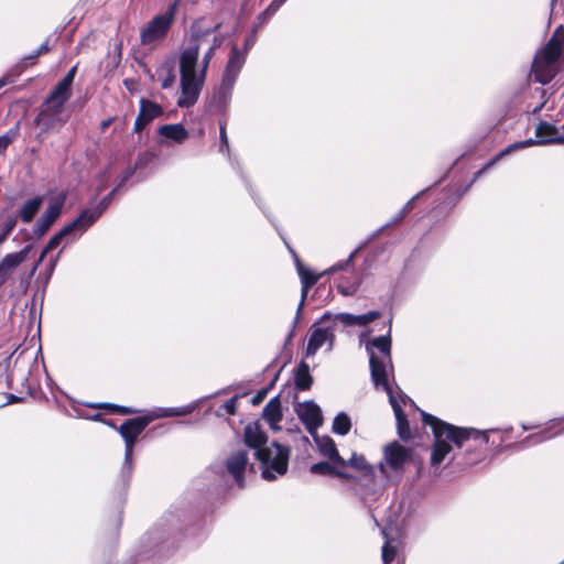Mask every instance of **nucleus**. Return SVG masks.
<instances>
[{"label": "nucleus", "mask_w": 564, "mask_h": 564, "mask_svg": "<svg viewBox=\"0 0 564 564\" xmlns=\"http://www.w3.org/2000/svg\"><path fill=\"white\" fill-rule=\"evenodd\" d=\"M219 28L220 24L207 29L198 23L192 25L187 45L178 55L181 94L177 106L181 108L194 106L199 98L209 64L224 42Z\"/></svg>", "instance_id": "nucleus-1"}, {"label": "nucleus", "mask_w": 564, "mask_h": 564, "mask_svg": "<svg viewBox=\"0 0 564 564\" xmlns=\"http://www.w3.org/2000/svg\"><path fill=\"white\" fill-rule=\"evenodd\" d=\"M424 424L432 429L434 443L431 451V466L436 467L444 462L446 456L452 452V445L458 448L463 447L468 440H481L484 444L489 443V433L495 430H477L474 427H458L446 423L436 416L422 413Z\"/></svg>", "instance_id": "nucleus-2"}, {"label": "nucleus", "mask_w": 564, "mask_h": 564, "mask_svg": "<svg viewBox=\"0 0 564 564\" xmlns=\"http://www.w3.org/2000/svg\"><path fill=\"white\" fill-rule=\"evenodd\" d=\"M391 323L389 319V328L387 334L372 338L366 344V350L369 355L370 373L373 384L377 389H388L389 376L393 371L391 358Z\"/></svg>", "instance_id": "nucleus-3"}, {"label": "nucleus", "mask_w": 564, "mask_h": 564, "mask_svg": "<svg viewBox=\"0 0 564 564\" xmlns=\"http://www.w3.org/2000/svg\"><path fill=\"white\" fill-rule=\"evenodd\" d=\"M564 51V25H558L545 46L540 50L532 64L534 80L546 85L557 74L556 62Z\"/></svg>", "instance_id": "nucleus-4"}, {"label": "nucleus", "mask_w": 564, "mask_h": 564, "mask_svg": "<svg viewBox=\"0 0 564 564\" xmlns=\"http://www.w3.org/2000/svg\"><path fill=\"white\" fill-rule=\"evenodd\" d=\"M290 453L289 446L276 442L264 446V448H258L254 452V457L261 464L262 477L272 481L279 476H283L288 471Z\"/></svg>", "instance_id": "nucleus-5"}, {"label": "nucleus", "mask_w": 564, "mask_h": 564, "mask_svg": "<svg viewBox=\"0 0 564 564\" xmlns=\"http://www.w3.org/2000/svg\"><path fill=\"white\" fill-rule=\"evenodd\" d=\"M152 422L149 415L137 416L126 420L119 427L108 423L120 434L124 441V460L122 466V476L130 477L133 470V448L138 437L143 433L147 426Z\"/></svg>", "instance_id": "nucleus-6"}, {"label": "nucleus", "mask_w": 564, "mask_h": 564, "mask_svg": "<svg viewBox=\"0 0 564 564\" xmlns=\"http://www.w3.org/2000/svg\"><path fill=\"white\" fill-rule=\"evenodd\" d=\"M178 7V0L169 4L165 12L154 15L141 30L140 43L144 46L154 48L162 42L167 35L176 11Z\"/></svg>", "instance_id": "nucleus-7"}, {"label": "nucleus", "mask_w": 564, "mask_h": 564, "mask_svg": "<svg viewBox=\"0 0 564 564\" xmlns=\"http://www.w3.org/2000/svg\"><path fill=\"white\" fill-rule=\"evenodd\" d=\"M246 63V53H242L237 45H232L230 55L225 67L221 85L218 90V97L221 101H226L232 91L236 80Z\"/></svg>", "instance_id": "nucleus-8"}, {"label": "nucleus", "mask_w": 564, "mask_h": 564, "mask_svg": "<svg viewBox=\"0 0 564 564\" xmlns=\"http://www.w3.org/2000/svg\"><path fill=\"white\" fill-rule=\"evenodd\" d=\"M294 411L305 425L307 432L315 436L316 431L323 424L321 408L314 401H304L296 403Z\"/></svg>", "instance_id": "nucleus-9"}, {"label": "nucleus", "mask_w": 564, "mask_h": 564, "mask_svg": "<svg viewBox=\"0 0 564 564\" xmlns=\"http://www.w3.org/2000/svg\"><path fill=\"white\" fill-rule=\"evenodd\" d=\"M87 230V228L85 227V225L79 220V218H75L72 223H69L67 226H65L62 230H59L57 234H55L47 242V245L45 246L44 250L42 251L37 262L33 265L32 270H31V275L34 274V272L36 271L39 264L43 261V259L45 258L46 253L53 249H55L59 243L61 241L66 238V237H69L72 235H83L85 231Z\"/></svg>", "instance_id": "nucleus-10"}, {"label": "nucleus", "mask_w": 564, "mask_h": 564, "mask_svg": "<svg viewBox=\"0 0 564 564\" xmlns=\"http://www.w3.org/2000/svg\"><path fill=\"white\" fill-rule=\"evenodd\" d=\"M292 254H293V258H294V261H295V265H296V270H297V273L300 275V279H301V284H302V289H301V301L299 303V306H297V311H296V317H295V321H294V325L297 323L299 318H300V314L302 312V308L304 306V303H305V300L307 297V294H308V291L324 275L323 273L321 274H316L314 272H312L311 270H308L307 268H305L303 265V263L301 262L300 258L297 257V254L292 251Z\"/></svg>", "instance_id": "nucleus-11"}, {"label": "nucleus", "mask_w": 564, "mask_h": 564, "mask_svg": "<svg viewBox=\"0 0 564 564\" xmlns=\"http://www.w3.org/2000/svg\"><path fill=\"white\" fill-rule=\"evenodd\" d=\"M31 250L32 245H26L22 250L8 253L0 260V286H2L11 278L15 269L26 260Z\"/></svg>", "instance_id": "nucleus-12"}, {"label": "nucleus", "mask_w": 564, "mask_h": 564, "mask_svg": "<svg viewBox=\"0 0 564 564\" xmlns=\"http://www.w3.org/2000/svg\"><path fill=\"white\" fill-rule=\"evenodd\" d=\"M248 466V453L243 449H239L231 455L228 456L226 459V468L227 471L232 476L236 484L239 487L245 486V471Z\"/></svg>", "instance_id": "nucleus-13"}, {"label": "nucleus", "mask_w": 564, "mask_h": 564, "mask_svg": "<svg viewBox=\"0 0 564 564\" xmlns=\"http://www.w3.org/2000/svg\"><path fill=\"white\" fill-rule=\"evenodd\" d=\"M334 337V333L330 328L314 327L306 345V356H314L325 344H327V350H332Z\"/></svg>", "instance_id": "nucleus-14"}, {"label": "nucleus", "mask_w": 564, "mask_h": 564, "mask_svg": "<svg viewBox=\"0 0 564 564\" xmlns=\"http://www.w3.org/2000/svg\"><path fill=\"white\" fill-rule=\"evenodd\" d=\"M63 200L51 203L45 212L39 217L33 227V234L37 237L44 236L55 220L59 217L63 208Z\"/></svg>", "instance_id": "nucleus-15"}, {"label": "nucleus", "mask_w": 564, "mask_h": 564, "mask_svg": "<svg viewBox=\"0 0 564 564\" xmlns=\"http://www.w3.org/2000/svg\"><path fill=\"white\" fill-rule=\"evenodd\" d=\"M163 109L154 101L142 98L140 100V111L134 121V132H140L153 119L160 117Z\"/></svg>", "instance_id": "nucleus-16"}, {"label": "nucleus", "mask_w": 564, "mask_h": 564, "mask_svg": "<svg viewBox=\"0 0 564 564\" xmlns=\"http://www.w3.org/2000/svg\"><path fill=\"white\" fill-rule=\"evenodd\" d=\"M388 397H389V402L393 409V412H394V415H395V420H397V427H398V434L399 436L402 438V440H408L410 438V435H411V431H410V426H409V422L406 420V416L402 410V405H401V402L399 401V399L394 395L393 393V390H392V387H388V389H383Z\"/></svg>", "instance_id": "nucleus-17"}, {"label": "nucleus", "mask_w": 564, "mask_h": 564, "mask_svg": "<svg viewBox=\"0 0 564 564\" xmlns=\"http://www.w3.org/2000/svg\"><path fill=\"white\" fill-rule=\"evenodd\" d=\"M119 188L115 187L107 196H105L95 207L84 209L78 216L79 220L88 229L109 207L115 194Z\"/></svg>", "instance_id": "nucleus-18"}, {"label": "nucleus", "mask_w": 564, "mask_h": 564, "mask_svg": "<svg viewBox=\"0 0 564 564\" xmlns=\"http://www.w3.org/2000/svg\"><path fill=\"white\" fill-rule=\"evenodd\" d=\"M410 459V452L398 442H393L384 448V460L390 468L398 470Z\"/></svg>", "instance_id": "nucleus-19"}, {"label": "nucleus", "mask_w": 564, "mask_h": 564, "mask_svg": "<svg viewBox=\"0 0 564 564\" xmlns=\"http://www.w3.org/2000/svg\"><path fill=\"white\" fill-rule=\"evenodd\" d=\"M319 449V453L327 457L332 463L345 467L346 460L339 455L335 442L329 436L317 437L313 436Z\"/></svg>", "instance_id": "nucleus-20"}, {"label": "nucleus", "mask_w": 564, "mask_h": 564, "mask_svg": "<svg viewBox=\"0 0 564 564\" xmlns=\"http://www.w3.org/2000/svg\"><path fill=\"white\" fill-rule=\"evenodd\" d=\"M243 441L245 444L253 448L254 452H257L258 448H264V446H267V435L257 423L248 424L245 427Z\"/></svg>", "instance_id": "nucleus-21"}, {"label": "nucleus", "mask_w": 564, "mask_h": 564, "mask_svg": "<svg viewBox=\"0 0 564 564\" xmlns=\"http://www.w3.org/2000/svg\"><path fill=\"white\" fill-rule=\"evenodd\" d=\"M176 531V525L167 520L159 523L153 530L147 534V539L153 545H158L167 541Z\"/></svg>", "instance_id": "nucleus-22"}, {"label": "nucleus", "mask_w": 564, "mask_h": 564, "mask_svg": "<svg viewBox=\"0 0 564 564\" xmlns=\"http://www.w3.org/2000/svg\"><path fill=\"white\" fill-rule=\"evenodd\" d=\"M263 419L269 423L273 431H279V422L282 420V409L279 395L272 398L264 406Z\"/></svg>", "instance_id": "nucleus-23"}, {"label": "nucleus", "mask_w": 564, "mask_h": 564, "mask_svg": "<svg viewBox=\"0 0 564 564\" xmlns=\"http://www.w3.org/2000/svg\"><path fill=\"white\" fill-rule=\"evenodd\" d=\"M535 135L540 140H552L549 144H564V135L558 133V127L546 121L536 126Z\"/></svg>", "instance_id": "nucleus-24"}, {"label": "nucleus", "mask_w": 564, "mask_h": 564, "mask_svg": "<svg viewBox=\"0 0 564 564\" xmlns=\"http://www.w3.org/2000/svg\"><path fill=\"white\" fill-rule=\"evenodd\" d=\"M382 533L386 538L387 532L382 530ZM399 552V542L394 539H387L381 549V558L383 564H403V561L398 554Z\"/></svg>", "instance_id": "nucleus-25"}, {"label": "nucleus", "mask_w": 564, "mask_h": 564, "mask_svg": "<svg viewBox=\"0 0 564 564\" xmlns=\"http://www.w3.org/2000/svg\"><path fill=\"white\" fill-rule=\"evenodd\" d=\"M43 204L42 196H35L28 199L18 210L17 216L21 219L22 223L29 224L31 223L35 215L39 213L40 208Z\"/></svg>", "instance_id": "nucleus-26"}, {"label": "nucleus", "mask_w": 564, "mask_h": 564, "mask_svg": "<svg viewBox=\"0 0 564 564\" xmlns=\"http://www.w3.org/2000/svg\"><path fill=\"white\" fill-rule=\"evenodd\" d=\"M66 115L61 113H50L40 111L37 117L35 118V123L41 127L43 131H48L56 127L63 126L67 121Z\"/></svg>", "instance_id": "nucleus-27"}, {"label": "nucleus", "mask_w": 564, "mask_h": 564, "mask_svg": "<svg viewBox=\"0 0 564 564\" xmlns=\"http://www.w3.org/2000/svg\"><path fill=\"white\" fill-rule=\"evenodd\" d=\"M159 134L176 143H182L188 137V132L181 123L164 124L158 130Z\"/></svg>", "instance_id": "nucleus-28"}, {"label": "nucleus", "mask_w": 564, "mask_h": 564, "mask_svg": "<svg viewBox=\"0 0 564 564\" xmlns=\"http://www.w3.org/2000/svg\"><path fill=\"white\" fill-rule=\"evenodd\" d=\"M340 466L329 462H319L311 466V473L315 475H334L343 479H350L351 476L339 469Z\"/></svg>", "instance_id": "nucleus-29"}, {"label": "nucleus", "mask_w": 564, "mask_h": 564, "mask_svg": "<svg viewBox=\"0 0 564 564\" xmlns=\"http://www.w3.org/2000/svg\"><path fill=\"white\" fill-rule=\"evenodd\" d=\"M195 410V404H188L177 408H159L156 409L150 417L152 421L161 417H173V416H186Z\"/></svg>", "instance_id": "nucleus-30"}, {"label": "nucleus", "mask_w": 564, "mask_h": 564, "mask_svg": "<svg viewBox=\"0 0 564 564\" xmlns=\"http://www.w3.org/2000/svg\"><path fill=\"white\" fill-rule=\"evenodd\" d=\"M361 282L362 279L359 274H354L349 278H341L337 283V290L344 296H351L356 294Z\"/></svg>", "instance_id": "nucleus-31"}, {"label": "nucleus", "mask_w": 564, "mask_h": 564, "mask_svg": "<svg viewBox=\"0 0 564 564\" xmlns=\"http://www.w3.org/2000/svg\"><path fill=\"white\" fill-rule=\"evenodd\" d=\"M313 378L310 373V366L305 361H301L295 370V387L299 390H307L311 388Z\"/></svg>", "instance_id": "nucleus-32"}, {"label": "nucleus", "mask_w": 564, "mask_h": 564, "mask_svg": "<svg viewBox=\"0 0 564 564\" xmlns=\"http://www.w3.org/2000/svg\"><path fill=\"white\" fill-rule=\"evenodd\" d=\"M68 99L55 95H48L41 111L64 115V107Z\"/></svg>", "instance_id": "nucleus-33"}, {"label": "nucleus", "mask_w": 564, "mask_h": 564, "mask_svg": "<svg viewBox=\"0 0 564 564\" xmlns=\"http://www.w3.org/2000/svg\"><path fill=\"white\" fill-rule=\"evenodd\" d=\"M351 421L350 417L345 413H338L333 421V432L338 435H346L350 431Z\"/></svg>", "instance_id": "nucleus-34"}, {"label": "nucleus", "mask_w": 564, "mask_h": 564, "mask_svg": "<svg viewBox=\"0 0 564 564\" xmlns=\"http://www.w3.org/2000/svg\"><path fill=\"white\" fill-rule=\"evenodd\" d=\"M330 319L337 321L344 326H355V315L350 313L332 314L329 312H326L321 317V323H325Z\"/></svg>", "instance_id": "nucleus-35"}, {"label": "nucleus", "mask_w": 564, "mask_h": 564, "mask_svg": "<svg viewBox=\"0 0 564 564\" xmlns=\"http://www.w3.org/2000/svg\"><path fill=\"white\" fill-rule=\"evenodd\" d=\"M346 466H350L351 468L364 470L369 475H375L373 468L368 465L365 457L362 455H357L356 453L346 460Z\"/></svg>", "instance_id": "nucleus-36"}, {"label": "nucleus", "mask_w": 564, "mask_h": 564, "mask_svg": "<svg viewBox=\"0 0 564 564\" xmlns=\"http://www.w3.org/2000/svg\"><path fill=\"white\" fill-rule=\"evenodd\" d=\"M551 140L528 139L524 141L514 142L506 148V152H513L516 150L525 149L532 145L549 144Z\"/></svg>", "instance_id": "nucleus-37"}, {"label": "nucleus", "mask_w": 564, "mask_h": 564, "mask_svg": "<svg viewBox=\"0 0 564 564\" xmlns=\"http://www.w3.org/2000/svg\"><path fill=\"white\" fill-rule=\"evenodd\" d=\"M359 249L360 248L355 249L346 260L339 261L336 264L332 265L329 269L324 271L323 274H330V273L346 270L349 265L352 264L354 259H355L356 254L358 253Z\"/></svg>", "instance_id": "nucleus-38"}, {"label": "nucleus", "mask_w": 564, "mask_h": 564, "mask_svg": "<svg viewBox=\"0 0 564 564\" xmlns=\"http://www.w3.org/2000/svg\"><path fill=\"white\" fill-rule=\"evenodd\" d=\"M423 192L416 194L414 197H412L404 206L403 208L395 215V217L390 221L388 223L386 226H383L381 230H383L384 228L393 225V224H398L399 221H401L406 215L412 209L413 207V203L414 200L422 194Z\"/></svg>", "instance_id": "nucleus-39"}, {"label": "nucleus", "mask_w": 564, "mask_h": 564, "mask_svg": "<svg viewBox=\"0 0 564 564\" xmlns=\"http://www.w3.org/2000/svg\"><path fill=\"white\" fill-rule=\"evenodd\" d=\"M379 311H369L366 314L355 315V325L365 326L380 317Z\"/></svg>", "instance_id": "nucleus-40"}, {"label": "nucleus", "mask_w": 564, "mask_h": 564, "mask_svg": "<svg viewBox=\"0 0 564 564\" xmlns=\"http://www.w3.org/2000/svg\"><path fill=\"white\" fill-rule=\"evenodd\" d=\"M379 311H369L366 314L355 315V325L365 326L380 317Z\"/></svg>", "instance_id": "nucleus-41"}, {"label": "nucleus", "mask_w": 564, "mask_h": 564, "mask_svg": "<svg viewBox=\"0 0 564 564\" xmlns=\"http://www.w3.org/2000/svg\"><path fill=\"white\" fill-rule=\"evenodd\" d=\"M379 311H369L366 314L355 315V325L365 326L380 317Z\"/></svg>", "instance_id": "nucleus-42"}, {"label": "nucleus", "mask_w": 564, "mask_h": 564, "mask_svg": "<svg viewBox=\"0 0 564 564\" xmlns=\"http://www.w3.org/2000/svg\"><path fill=\"white\" fill-rule=\"evenodd\" d=\"M70 87H72L70 85H68L66 82H64L62 79V80H59L57 83V85L51 91V95H55V96H58V97H63V98L69 99V97L72 95Z\"/></svg>", "instance_id": "nucleus-43"}, {"label": "nucleus", "mask_w": 564, "mask_h": 564, "mask_svg": "<svg viewBox=\"0 0 564 564\" xmlns=\"http://www.w3.org/2000/svg\"><path fill=\"white\" fill-rule=\"evenodd\" d=\"M20 73H21V69L19 68V66H17L15 68H12L8 73H6L0 78V89L7 85L14 84L18 76L20 75Z\"/></svg>", "instance_id": "nucleus-44"}, {"label": "nucleus", "mask_w": 564, "mask_h": 564, "mask_svg": "<svg viewBox=\"0 0 564 564\" xmlns=\"http://www.w3.org/2000/svg\"><path fill=\"white\" fill-rule=\"evenodd\" d=\"M18 135V128L10 129L3 135H0V153H3L9 144L15 139Z\"/></svg>", "instance_id": "nucleus-45"}, {"label": "nucleus", "mask_w": 564, "mask_h": 564, "mask_svg": "<svg viewBox=\"0 0 564 564\" xmlns=\"http://www.w3.org/2000/svg\"><path fill=\"white\" fill-rule=\"evenodd\" d=\"M99 408L110 409L113 412H118V413L124 414V415L137 414V413L140 412L137 409H132V408H128V406H122V405H117V404H111V403L100 404Z\"/></svg>", "instance_id": "nucleus-46"}, {"label": "nucleus", "mask_w": 564, "mask_h": 564, "mask_svg": "<svg viewBox=\"0 0 564 564\" xmlns=\"http://www.w3.org/2000/svg\"><path fill=\"white\" fill-rule=\"evenodd\" d=\"M510 153L511 152H506V149L502 150L499 154H497L489 162H487L486 165L481 170H479L478 172L475 173L473 181H476L487 169L494 166L500 159H502L503 156H506Z\"/></svg>", "instance_id": "nucleus-47"}, {"label": "nucleus", "mask_w": 564, "mask_h": 564, "mask_svg": "<svg viewBox=\"0 0 564 564\" xmlns=\"http://www.w3.org/2000/svg\"><path fill=\"white\" fill-rule=\"evenodd\" d=\"M219 139H220V147L219 151L225 152L229 150V143H228V137L226 132V128L224 124H220L219 127Z\"/></svg>", "instance_id": "nucleus-48"}, {"label": "nucleus", "mask_w": 564, "mask_h": 564, "mask_svg": "<svg viewBox=\"0 0 564 564\" xmlns=\"http://www.w3.org/2000/svg\"><path fill=\"white\" fill-rule=\"evenodd\" d=\"M166 72H167L166 76L164 78H162V80H161V87L163 89L171 88L176 79L175 74L173 73L172 68H167Z\"/></svg>", "instance_id": "nucleus-49"}, {"label": "nucleus", "mask_w": 564, "mask_h": 564, "mask_svg": "<svg viewBox=\"0 0 564 564\" xmlns=\"http://www.w3.org/2000/svg\"><path fill=\"white\" fill-rule=\"evenodd\" d=\"M17 226V217H8L7 220L3 224V229L1 235L6 238L12 232L14 227Z\"/></svg>", "instance_id": "nucleus-50"}, {"label": "nucleus", "mask_w": 564, "mask_h": 564, "mask_svg": "<svg viewBox=\"0 0 564 564\" xmlns=\"http://www.w3.org/2000/svg\"><path fill=\"white\" fill-rule=\"evenodd\" d=\"M286 0H272L269 7L262 12V15H273Z\"/></svg>", "instance_id": "nucleus-51"}, {"label": "nucleus", "mask_w": 564, "mask_h": 564, "mask_svg": "<svg viewBox=\"0 0 564 564\" xmlns=\"http://www.w3.org/2000/svg\"><path fill=\"white\" fill-rule=\"evenodd\" d=\"M286 0H272L269 7L262 12V15H273Z\"/></svg>", "instance_id": "nucleus-52"}, {"label": "nucleus", "mask_w": 564, "mask_h": 564, "mask_svg": "<svg viewBox=\"0 0 564 564\" xmlns=\"http://www.w3.org/2000/svg\"><path fill=\"white\" fill-rule=\"evenodd\" d=\"M286 0H272L269 7L262 12V15H273Z\"/></svg>", "instance_id": "nucleus-53"}, {"label": "nucleus", "mask_w": 564, "mask_h": 564, "mask_svg": "<svg viewBox=\"0 0 564 564\" xmlns=\"http://www.w3.org/2000/svg\"><path fill=\"white\" fill-rule=\"evenodd\" d=\"M286 0H272L269 7L262 12V15H273Z\"/></svg>", "instance_id": "nucleus-54"}, {"label": "nucleus", "mask_w": 564, "mask_h": 564, "mask_svg": "<svg viewBox=\"0 0 564 564\" xmlns=\"http://www.w3.org/2000/svg\"><path fill=\"white\" fill-rule=\"evenodd\" d=\"M286 0H272L269 7L262 12V15H273Z\"/></svg>", "instance_id": "nucleus-55"}, {"label": "nucleus", "mask_w": 564, "mask_h": 564, "mask_svg": "<svg viewBox=\"0 0 564 564\" xmlns=\"http://www.w3.org/2000/svg\"><path fill=\"white\" fill-rule=\"evenodd\" d=\"M139 161L135 163V166L134 167H129L123 173H122V176L120 178V182L119 184L116 186L118 188H120L121 186H123L131 177L132 175L134 174V171L135 169L139 166Z\"/></svg>", "instance_id": "nucleus-56"}, {"label": "nucleus", "mask_w": 564, "mask_h": 564, "mask_svg": "<svg viewBox=\"0 0 564 564\" xmlns=\"http://www.w3.org/2000/svg\"><path fill=\"white\" fill-rule=\"evenodd\" d=\"M267 392H268L267 389H262V390L258 391L257 394L253 395L251 399L252 404L253 405L260 404L264 400Z\"/></svg>", "instance_id": "nucleus-57"}, {"label": "nucleus", "mask_w": 564, "mask_h": 564, "mask_svg": "<svg viewBox=\"0 0 564 564\" xmlns=\"http://www.w3.org/2000/svg\"><path fill=\"white\" fill-rule=\"evenodd\" d=\"M224 409L228 414H235L236 412V398H231L224 404Z\"/></svg>", "instance_id": "nucleus-58"}, {"label": "nucleus", "mask_w": 564, "mask_h": 564, "mask_svg": "<svg viewBox=\"0 0 564 564\" xmlns=\"http://www.w3.org/2000/svg\"><path fill=\"white\" fill-rule=\"evenodd\" d=\"M77 66H73L67 74L64 76L63 80L66 82L68 85H73L75 75H76Z\"/></svg>", "instance_id": "nucleus-59"}, {"label": "nucleus", "mask_w": 564, "mask_h": 564, "mask_svg": "<svg viewBox=\"0 0 564 564\" xmlns=\"http://www.w3.org/2000/svg\"><path fill=\"white\" fill-rule=\"evenodd\" d=\"M378 471L379 474L381 475V478L382 479H386L388 480L390 478V476L387 474V469H386V466L383 463H380L379 466H378Z\"/></svg>", "instance_id": "nucleus-60"}, {"label": "nucleus", "mask_w": 564, "mask_h": 564, "mask_svg": "<svg viewBox=\"0 0 564 564\" xmlns=\"http://www.w3.org/2000/svg\"><path fill=\"white\" fill-rule=\"evenodd\" d=\"M48 50H50L48 44L45 42L34 52V56H40V55L48 52Z\"/></svg>", "instance_id": "nucleus-61"}, {"label": "nucleus", "mask_w": 564, "mask_h": 564, "mask_svg": "<svg viewBox=\"0 0 564 564\" xmlns=\"http://www.w3.org/2000/svg\"><path fill=\"white\" fill-rule=\"evenodd\" d=\"M112 120H113L112 118H109V119H107V120H104V121L101 122V124H100V126H101V129H102V130H106V129L111 124Z\"/></svg>", "instance_id": "nucleus-62"}, {"label": "nucleus", "mask_w": 564, "mask_h": 564, "mask_svg": "<svg viewBox=\"0 0 564 564\" xmlns=\"http://www.w3.org/2000/svg\"><path fill=\"white\" fill-rule=\"evenodd\" d=\"M37 57H39V56H34V53H33V54H31V55H28V56L23 57V58H22V62H28V61H30V62L34 63V62H35V59H36Z\"/></svg>", "instance_id": "nucleus-63"}, {"label": "nucleus", "mask_w": 564, "mask_h": 564, "mask_svg": "<svg viewBox=\"0 0 564 564\" xmlns=\"http://www.w3.org/2000/svg\"><path fill=\"white\" fill-rule=\"evenodd\" d=\"M272 15H262V13H260L258 15V20L261 22V23H264L267 22Z\"/></svg>", "instance_id": "nucleus-64"}]
</instances>
